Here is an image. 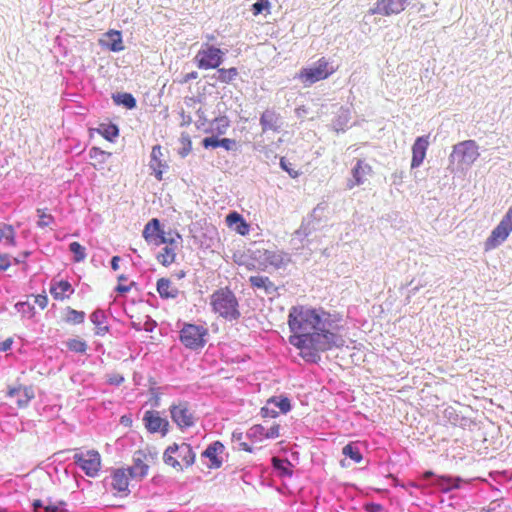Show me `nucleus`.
<instances>
[{"label": "nucleus", "instance_id": "1", "mask_svg": "<svg viewBox=\"0 0 512 512\" xmlns=\"http://www.w3.org/2000/svg\"><path fill=\"white\" fill-rule=\"evenodd\" d=\"M336 320L324 309L304 305L292 306L288 314V326L292 333L289 343L300 350V357L317 364L320 353L340 348L345 344L343 337L332 330Z\"/></svg>", "mask_w": 512, "mask_h": 512}, {"label": "nucleus", "instance_id": "2", "mask_svg": "<svg viewBox=\"0 0 512 512\" xmlns=\"http://www.w3.org/2000/svg\"><path fill=\"white\" fill-rule=\"evenodd\" d=\"M212 311L227 321H237L241 317L239 302L228 288H220L210 296Z\"/></svg>", "mask_w": 512, "mask_h": 512}, {"label": "nucleus", "instance_id": "3", "mask_svg": "<svg viewBox=\"0 0 512 512\" xmlns=\"http://www.w3.org/2000/svg\"><path fill=\"white\" fill-rule=\"evenodd\" d=\"M195 458L196 454L188 443H174L168 446L163 454L164 463L172 466L177 471L183 470L180 460L185 467H189L194 464Z\"/></svg>", "mask_w": 512, "mask_h": 512}, {"label": "nucleus", "instance_id": "4", "mask_svg": "<svg viewBox=\"0 0 512 512\" xmlns=\"http://www.w3.org/2000/svg\"><path fill=\"white\" fill-rule=\"evenodd\" d=\"M479 147L474 140H465L453 146L449 156L451 164L456 163L462 170L468 169L479 157Z\"/></svg>", "mask_w": 512, "mask_h": 512}, {"label": "nucleus", "instance_id": "5", "mask_svg": "<svg viewBox=\"0 0 512 512\" xmlns=\"http://www.w3.org/2000/svg\"><path fill=\"white\" fill-rule=\"evenodd\" d=\"M208 329L202 325L184 323L180 330V341L188 349L198 350L205 346Z\"/></svg>", "mask_w": 512, "mask_h": 512}, {"label": "nucleus", "instance_id": "6", "mask_svg": "<svg viewBox=\"0 0 512 512\" xmlns=\"http://www.w3.org/2000/svg\"><path fill=\"white\" fill-rule=\"evenodd\" d=\"M326 210L327 204L325 202L318 203L312 212L303 219L301 226L294 232V235L302 239L319 230L323 226Z\"/></svg>", "mask_w": 512, "mask_h": 512}, {"label": "nucleus", "instance_id": "7", "mask_svg": "<svg viewBox=\"0 0 512 512\" xmlns=\"http://www.w3.org/2000/svg\"><path fill=\"white\" fill-rule=\"evenodd\" d=\"M226 52L213 45L206 44L198 51L194 60L199 69H216L224 62Z\"/></svg>", "mask_w": 512, "mask_h": 512}, {"label": "nucleus", "instance_id": "8", "mask_svg": "<svg viewBox=\"0 0 512 512\" xmlns=\"http://www.w3.org/2000/svg\"><path fill=\"white\" fill-rule=\"evenodd\" d=\"M512 231V207L508 209L499 224L492 230L485 241V250H491L501 245Z\"/></svg>", "mask_w": 512, "mask_h": 512}, {"label": "nucleus", "instance_id": "9", "mask_svg": "<svg viewBox=\"0 0 512 512\" xmlns=\"http://www.w3.org/2000/svg\"><path fill=\"white\" fill-rule=\"evenodd\" d=\"M333 72V66H331L324 57H322L313 66L302 69L299 77L304 84L311 85L328 78Z\"/></svg>", "mask_w": 512, "mask_h": 512}, {"label": "nucleus", "instance_id": "10", "mask_svg": "<svg viewBox=\"0 0 512 512\" xmlns=\"http://www.w3.org/2000/svg\"><path fill=\"white\" fill-rule=\"evenodd\" d=\"M422 479L428 481L430 486L436 487L442 493H448L452 490L459 489L464 483V479L460 476L452 475H435L431 470L422 474Z\"/></svg>", "mask_w": 512, "mask_h": 512}, {"label": "nucleus", "instance_id": "11", "mask_svg": "<svg viewBox=\"0 0 512 512\" xmlns=\"http://www.w3.org/2000/svg\"><path fill=\"white\" fill-rule=\"evenodd\" d=\"M73 460L74 463L89 477H95L101 467L100 454L96 450H89L85 453H76L73 456Z\"/></svg>", "mask_w": 512, "mask_h": 512}, {"label": "nucleus", "instance_id": "12", "mask_svg": "<svg viewBox=\"0 0 512 512\" xmlns=\"http://www.w3.org/2000/svg\"><path fill=\"white\" fill-rule=\"evenodd\" d=\"M173 422L181 429H187L195 424V417L193 411L190 409L187 402H180L172 404L169 408Z\"/></svg>", "mask_w": 512, "mask_h": 512}, {"label": "nucleus", "instance_id": "13", "mask_svg": "<svg viewBox=\"0 0 512 512\" xmlns=\"http://www.w3.org/2000/svg\"><path fill=\"white\" fill-rule=\"evenodd\" d=\"M253 259L264 264L270 265L276 269L285 267L290 262V257L287 253L282 251L260 250L257 249L253 252Z\"/></svg>", "mask_w": 512, "mask_h": 512}, {"label": "nucleus", "instance_id": "14", "mask_svg": "<svg viewBox=\"0 0 512 512\" xmlns=\"http://www.w3.org/2000/svg\"><path fill=\"white\" fill-rule=\"evenodd\" d=\"M142 421L147 431L151 434L160 433L164 437L169 432L170 423L166 418L160 416L159 411H145Z\"/></svg>", "mask_w": 512, "mask_h": 512}, {"label": "nucleus", "instance_id": "15", "mask_svg": "<svg viewBox=\"0 0 512 512\" xmlns=\"http://www.w3.org/2000/svg\"><path fill=\"white\" fill-rule=\"evenodd\" d=\"M372 173L371 166L364 160H357L355 166L352 168V178L347 181V188L352 189L359 186L366 181V177Z\"/></svg>", "mask_w": 512, "mask_h": 512}, {"label": "nucleus", "instance_id": "16", "mask_svg": "<svg viewBox=\"0 0 512 512\" xmlns=\"http://www.w3.org/2000/svg\"><path fill=\"white\" fill-rule=\"evenodd\" d=\"M429 146V135L417 137L412 145L411 168H418L422 165Z\"/></svg>", "mask_w": 512, "mask_h": 512}, {"label": "nucleus", "instance_id": "17", "mask_svg": "<svg viewBox=\"0 0 512 512\" xmlns=\"http://www.w3.org/2000/svg\"><path fill=\"white\" fill-rule=\"evenodd\" d=\"M101 47L108 49L112 52H120L125 49L122 39V33L118 30L111 29L106 32L99 40Z\"/></svg>", "mask_w": 512, "mask_h": 512}, {"label": "nucleus", "instance_id": "18", "mask_svg": "<svg viewBox=\"0 0 512 512\" xmlns=\"http://www.w3.org/2000/svg\"><path fill=\"white\" fill-rule=\"evenodd\" d=\"M224 449L225 447L220 441H214L201 453L202 457L209 459V468L217 469L221 467L222 458H220L219 455L224 452Z\"/></svg>", "mask_w": 512, "mask_h": 512}, {"label": "nucleus", "instance_id": "19", "mask_svg": "<svg viewBox=\"0 0 512 512\" xmlns=\"http://www.w3.org/2000/svg\"><path fill=\"white\" fill-rule=\"evenodd\" d=\"M259 121L264 133L267 131L279 132L283 124L280 114L270 109L262 113Z\"/></svg>", "mask_w": 512, "mask_h": 512}, {"label": "nucleus", "instance_id": "20", "mask_svg": "<svg viewBox=\"0 0 512 512\" xmlns=\"http://www.w3.org/2000/svg\"><path fill=\"white\" fill-rule=\"evenodd\" d=\"M249 283L253 289L263 290L268 296L278 295V287L267 276H250Z\"/></svg>", "mask_w": 512, "mask_h": 512}, {"label": "nucleus", "instance_id": "21", "mask_svg": "<svg viewBox=\"0 0 512 512\" xmlns=\"http://www.w3.org/2000/svg\"><path fill=\"white\" fill-rule=\"evenodd\" d=\"M146 455L142 451L135 452L133 456V465L127 471L131 478H143L147 475L149 466L144 463Z\"/></svg>", "mask_w": 512, "mask_h": 512}, {"label": "nucleus", "instance_id": "22", "mask_svg": "<svg viewBox=\"0 0 512 512\" xmlns=\"http://www.w3.org/2000/svg\"><path fill=\"white\" fill-rule=\"evenodd\" d=\"M7 396L16 397V403L20 408L26 407L31 399L34 398V391L32 387H15L10 388L7 392Z\"/></svg>", "mask_w": 512, "mask_h": 512}, {"label": "nucleus", "instance_id": "23", "mask_svg": "<svg viewBox=\"0 0 512 512\" xmlns=\"http://www.w3.org/2000/svg\"><path fill=\"white\" fill-rule=\"evenodd\" d=\"M33 512H68L66 509V503L64 501H58L52 503L50 500L47 504L41 499H35L32 502Z\"/></svg>", "mask_w": 512, "mask_h": 512}, {"label": "nucleus", "instance_id": "24", "mask_svg": "<svg viewBox=\"0 0 512 512\" xmlns=\"http://www.w3.org/2000/svg\"><path fill=\"white\" fill-rule=\"evenodd\" d=\"M202 146L208 148L222 147L227 151H231L236 147V141L230 138H218L217 136L205 137L202 140Z\"/></svg>", "mask_w": 512, "mask_h": 512}, {"label": "nucleus", "instance_id": "25", "mask_svg": "<svg viewBox=\"0 0 512 512\" xmlns=\"http://www.w3.org/2000/svg\"><path fill=\"white\" fill-rule=\"evenodd\" d=\"M156 288L162 299H175L179 294V290L172 286L168 278L158 279Z\"/></svg>", "mask_w": 512, "mask_h": 512}, {"label": "nucleus", "instance_id": "26", "mask_svg": "<svg viewBox=\"0 0 512 512\" xmlns=\"http://www.w3.org/2000/svg\"><path fill=\"white\" fill-rule=\"evenodd\" d=\"M162 231L160 221L153 218L145 225L142 234L147 242L155 244Z\"/></svg>", "mask_w": 512, "mask_h": 512}, {"label": "nucleus", "instance_id": "27", "mask_svg": "<svg viewBox=\"0 0 512 512\" xmlns=\"http://www.w3.org/2000/svg\"><path fill=\"white\" fill-rule=\"evenodd\" d=\"M129 478L125 469H117L112 474L111 486L117 492H128Z\"/></svg>", "mask_w": 512, "mask_h": 512}, {"label": "nucleus", "instance_id": "28", "mask_svg": "<svg viewBox=\"0 0 512 512\" xmlns=\"http://www.w3.org/2000/svg\"><path fill=\"white\" fill-rule=\"evenodd\" d=\"M106 314L101 309H96L90 315L91 322L96 326L95 334L98 336H103L109 331V327L107 325H103L106 320Z\"/></svg>", "mask_w": 512, "mask_h": 512}, {"label": "nucleus", "instance_id": "29", "mask_svg": "<svg viewBox=\"0 0 512 512\" xmlns=\"http://www.w3.org/2000/svg\"><path fill=\"white\" fill-rule=\"evenodd\" d=\"M112 99L116 105L123 106L129 110H132L137 106L135 97L128 92L114 93L112 94Z\"/></svg>", "mask_w": 512, "mask_h": 512}, {"label": "nucleus", "instance_id": "30", "mask_svg": "<svg viewBox=\"0 0 512 512\" xmlns=\"http://www.w3.org/2000/svg\"><path fill=\"white\" fill-rule=\"evenodd\" d=\"M350 121V112L348 109L340 108L335 119L332 122L333 129L339 133L344 132Z\"/></svg>", "mask_w": 512, "mask_h": 512}, {"label": "nucleus", "instance_id": "31", "mask_svg": "<svg viewBox=\"0 0 512 512\" xmlns=\"http://www.w3.org/2000/svg\"><path fill=\"white\" fill-rule=\"evenodd\" d=\"M272 466L281 477H291L293 474L292 464L288 459L274 457L272 459Z\"/></svg>", "mask_w": 512, "mask_h": 512}, {"label": "nucleus", "instance_id": "32", "mask_svg": "<svg viewBox=\"0 0 512 512\" xmlns=\"http://www.w3.org/2000/svg\"><path fill=\"white\" fill-rule=\"evenodd\" d=\"M66 292L70 294L74 292L72 285L66 280H61L50 288V293L56 300H63Z\"/></svg>", "mask_w": 512, "mask_h": 512}, {"label": "nucleus", "instance_id": "33", "mask_svg": "<svg viewBox=\"0 0 512 512\" xmlns=\"http://www.w3.org/2000/svg\"><path fill=\"white\" fill-rule=\"evenodd\" d=\"M96 131L104 137L106 140L110 142H114L115 139L119 136V128L114 123L108 124H100V126L96 129Z\"/></svg>", "mask_w": 512, "mask_h": 512}, {"label": "nucleus", "instance_id": "34", "mask_svg": "<svg viewBox=\"0 0 512 512\" xmlns=\"http://www.w3.org/2000/svg\"><path fill=\"white\" fill-rule=\"evenodd\" d=\"M177 246H165L162 249V252H160L157 255V260L159 263H161L163 266L168 267L171 265L176 258V250Z\"/></svg>", "mask_w": 512, "mask_h": 512}, {"label": "nucleus", "instance_id": "35", "mask_svg": "<svg viewBox=\"0 0 512 512\" xmlns=\"http://www.w3.org/2000/svg\"><path fill=\"white\" fill-rule=\"evenodd\" d=\"M217 69V81L225 84L232 83L239 75L238 69L231 67L229 69L216 68Z\"/></svg>", "mask_w": 512, "mask_h": 512}, {"label": "nucleus", "instance_id": "36", "mask_svg": "<svg viewBox=\"0 0 512 512\" xmlns=\"http://www.w3.org/2000/svg\"><path fill=\"white\" fill-rule=\"evenodd\" d=\"M85 316L86 314L84 311H78L71 307H67L64 321L73 325L81 324L84 322Z\"/></svg>", "mask_w": 512, "mask_h": 512}, {"label": "nucleus", "instance_id": "37", "mask_svg": "<svg viewBox=\"0 0 512 512\" xmlns=\"http://www.w3.org/2000/svg\"><path fill=\"white\" fill-rule=\"evenodd\" d=\"M343 455L353 460L355 463H359L362 461V453L359 447L354 443H348L342 449Z\"/></svg>", "mask_w": 512, "mask_h": 512}, {"label": "nucleus", "instance_id": "38", "mask_svg": "<svg viewBox=\"0 0 512 512\" xmlns=\"http://www.w3.org/2000/svg\"><path fill=\"white\" fill-rule=\"evenodd\" d=\"M226 221L227 223L232 226L234 224H243V230H240L239 229V234L241 235H245L249 232V225L247 224V222L244 220V218L237 212H230L227 217H226Z\"/></svg>", "mask_w": 512, "mask_h": 512}, {"label": "nucleus", "instance_id": "39", "mask_svg": "<svg viewBox=\"0 0 512 512\" xmlns=\"http://www.w3.org/2000/svg\"><path fill=\"white\" fill-rule=\"evenodd\" d=\"M270 401H273V406L276 409L278 408L283 414L288 413L292 408L290 399L283 395L273 396L270 398Z\"/></svg>", "mask_w": 512, "mask_h": 512}, {"label": "nucleus", "instance_id": "40", "mask_svg": "<svg viewBox=\"0 0 512 512\" xmlns=\"http://www.w3.org/2000/svg\"><path fill=\"white\" fill-rule=\"evenodd\" d=\"M69 251L73 254L75 262H81L86 258L85 247L79 242H71L69 244Z\"/></svg>", "mask_w": 512, "mask_h": 512}, {"label": "nucleus", "instance_id": "41", "mask_svg": "<svg viewBox=\"0 0 512 512\" xmlns=\"http://www.w3.org/2000/svg\"><path fill=\"white\" fill-rule=\"evenodd\" d=\"M66 347L70 351L83 354L87 350V343L84 340L74 338L66 341Z\"/></svg>", "mask_w": 512, "mask_h": 512}, {"label": "nucleus", "instance_id": "42", "mask_svg": "<svg viewBox=\"0 0 512 512\" xmlns=\"http://www.w3.org/2000/svg\"><path fill=\"white\" fill-rule=\"evenodd\" d=\"M177 239H182L179 233L176 232L175 236H167L166 233L162 231L155 245L166 244V246H177Z\"/></svg>", "mask_w": 512, "mask_h": 512}, {"label": "nucleus", "instance_id": "43", "mask_svg": "<svg viewBox=\"0 0 512 512\" xmlns=\"http://www.w3.org/2000/svg\"><path fill=\"white\" fill-rule=\"evenodd\" d=\"M15 231L11 225H3L0 228V241H5L7 244H14Z\"/></svg>", "mask_w": 512, "mask_h": 512}, {"label": "nucleus", "instance_id": "44", "mask_svg": "<svg viewBox=\"0 0 512 512\" xmlns=\"http://www.w3.org/2000/svg\"><path fill=\"white\" fill-rule=\"evenodd\" d=\"M265 431H266V428L263 425H261V424L253 425L247 431V437H249L251 439L258 440V441H262L263 439H266Z\"/></svg>", "mask_w": 512, "mask_h": 512}, {"label": "nucleus", "instance_id": "45", "mask_svg": "<svg viewBox=\"0 0 512 512\" xmlns=\"http://www.w3.org/2000/svg\"><path fill=\"white\" fill-rule=\"evenodd\" d=\"M228 127L229 120L226 116L215 118L212 122V129L220 135L225 134Z\"/></svg>", "mask_w": 512, "mask_h": 512}, {"label": "nucleus", "instance_id": "46", "mask_svg": "<svg viewBox=\"0 0 512 512\" xmlns=\"http://www.w3.org/2000/svg\"><path fill=\"white\" fill-rule=\"evenodd\" d=\"M110 155H111V153L106 152V151L100 149L99 147H95V146L89 150V157L91 159L96 160L100 164L105 163L107 157H109Z\"/></svg>", "mask_w": 512, "mask_h": 512}, {"label": "nucleus", "instance_id": "47", "mask_svg": "<svg viewBox=\"0 0 512 512\" xmlns=\"http://www.w3.org/2000/svg\"><path fill=\"white\" fill-rule=\"evenodd\" d=\"M162 148L160 145H156L152 148L151 152V161L150 164L157 165L159 167H168L166 164H163L161 161L162 157Z\"/></svg>", "mask_w": 512, "mask_h": 512}, {"label": "nucleus", "instance_id": "48", "mask_svg": "<svg viewBox=\"0 0 512 512\" xmlns=\"http://www.w3.org/2000/svg\"><path fill=\"white\" fill-rule=\"evenodd\" d=\"M273 401H270V399L267 401L266 405L261 408V416L264 418H275L278 416V411L273 406Z\"/></svg>", "mask_w": 512, "mask_h": 512}, {"label": "nucleus", "instance_id": "49", "mask_svg": "<svg viewBox=\"0 0 512 512\" xmlns=\"http://www.w3.org/2000/svg\"><path fill=\"white\" fill-rule=\"evenodd\" d=\"M37 213L39 216V220L37 222V225L41 228H45L49 226L51 223L54 222V218L50 214H46L44 210L37 209Z\"/></svg>", "mask_w": 512, "mask_h": 512}, {"label": "nucleus", "instance_id": "50", "mask_svg": "<svg viewBox=\"0 0 512 512\" xmlns=\"http://www.w3.org/2000/svg\"><path fill=\"white\" fill-rule=\"evenodd\" d=\"M15 307L23 315H28L29 317L34 315V306L28 302H18Z\"/></svg>", "mask_w": 512, "mask_h": 512}, {"label": "nucleus", "instance_id": "51", "mask_svg": "<svg viewBox=\"0 0 512 512\" xmlns=\"http://www.w3.org/2000/svg\"><path fill=\"white\" fill-rule=\"evenodd\" d=\"M279 164H280V167L285 172H287L291 178H297L300 175V173L297 170H295L291 167V164L285 159V157L280 158Z\"/></svg>", "mask_w": 512, "mask_h": 512}, {"label": "nucleus", "instance_id": "52", "mask_svg": "<svg viewBox=\"0 0 512 512\" xmlns=\"http://www.w3.org/2000/svg\"><path fill=\"white\" fill-rule=\"evenodd\" d=\"M269 1L268 0H257L252 5V11L254 15L261 14L264 10H267L269 8Z\"/></svg>", "mask_w": 512, "mask_h": 512}, {"label": "nucleus", "instance_id": "53", "mask_svg": "<svg viewBox=\"0 0 512 512\" xmlns=\"http://www.w3.org/2000/svg\"><path fill=\"white\" fill-rule=\"evenodd\" d=\"M280 426L278 424L272 425L270 428H266L265 438L266 439H274L279 437Z\"/></svg>", "mask_w": 512, "mask_h": 512}, {"label": "nucleus", "instance_id": "54", "mask_svg": "<svg viewBox=\"0 0 512 512\" xmlns=\"http://www.w3.org/2000/svg\"><path fill=\"white\" fill-rule=\"evenodd\" d=\"M157 326V322L152 319L150 316H146V321L142 325L143 330L146 332H152Z\"/></svg>", "mask_w": 512, "mask_h": 512}, {"label": "nucleus", "instance_id": "55", "mask_svg": "<svg viewBox=\"0 0 512 512\" xmlns=\"http://www.w3.org/2000/svg\"><path fill=\"white\" fill-rule=\"evenodd\" d=\"M11 265L10 256L0 253V271L7 270Z\"/></svg>", "mask_w": 512, "mask_h": 512}, {"label": "nucleus", "instance_id": "56", "mask_svg": "<svg viewBox=\"0 0 512 512\" xmlns=\"http://www.w3.org/2000/svg\"><path fill=\"white\" fill-rule=\"evenodd\" d=\"M41 309L46 308L48 304V297L45 294H38L35 296L34 301Z\"/></svg>", "mask_w": 512, "mask_h": 512}, {"label": "nucleus", "instance_id": "57", "mask_svg": "<svg viewBox=\"0 0 512 512\" xmlns=\"http://www.w3.org/2000/svg\"><path fill=\"white\" fill-rule=\"evenodd\" d=\"M365 509L367 512H381L383 510V506L381 504L371 502L366 504Z\"/></svg>", "mask_w": 512, "mask_h": 512}, {"label": "nucleus", "instance_id": "58", "mask_svg": "<svg viewBox=\"0 0 512 512\" xmlns=\"http://www.w3.org/2000/svg\"><path fill=\"white\" fill-rule=\"evenodd\" d=\"M191 141L187 139L186 143H184L183 147L179 150V154L182 158L186 157L191 151Z\"/></svg>", "mask_w": 512, "mask_h": 512}, {"label": "nucleus", "instance_id": "59", "mask_svg": "<svg viewBox=\"0 0 512 512\" xmlns=\"http://www.w3.org/2000/svg\"><path fill=\"white\" fill-rule=\"evenodd\" d=\"M134 284H135L134 282H132L131 285L119 284V285L116 286L115 291L118 292L119 294H125V293L130 291L131 286L134 285Z\"/></svg>", "mask_w": 512, "mask_h": 512}, {"label": "nucleus", "instance_id": "60", "mask_svg": "<svg viewBox=\"0 0 512 512\" xmlns=\"http://www.w3.org/2000/svg\"><path fill=\"white\" fill-rule=\"evenodd\" d=\"M13 340L11 338H7L5 341L0 342V351L6 352L11 348Z\"/></svg>", "mask_w": 512, "mask_h": 512}, {"label": "nucleus", "instance_id": "61", "mask_svg": "<svg viewBox=\"0 0 512 512\" xmlns=\"http://www.w3.org/2000/svg\"><path fill=\"white\" fill-rule=\"evenodd\" d=\"M150 167L153 169L154 171V176L157 180H162V174H163V170L162 168L163 167H159L157 165H154V164H150Z\"/></svg>", "mask_w": 512, "mask_h": 512}, {"label": "nucleus", "instance_id": "62", "mask_svg": "<svg viewBox=\"0 0 512 512\" xmlns=\"http://www.w3.org/2000/svg\"><path fill=\"white\" fill-rule=\"evenodd\" d=\"M198 77V73L196 71H192L190 73H187L183 80H182V83H188L194 79H196Z\"/></svg>", "mask_w": 512, "mask_h": 512}, {"label": "nucleus", "instance_id": "63", "mask_svg": "<svg viewBox=\"0 0 512 512\" xmlns=\"http://www.w3.org/2000/svg\"><path fill=\"white\" fill-rule=\"evenodd\" d=\"M119 261H120V257L119 256H113L112 257V259H111V268H112V270L117 271L119 269Z\"/></svg>", "mask_w": 512, "mask_h": 512}, {"label": "nucleus", "instance_id": "64", "mask_svg": "<svg viewBox=\"0 0 512 512\" xmlns=\"http://www.w3.org/2000/svg\"><path fill=\"white\" fill-rule=\"evenodd\" d=\"M239 446H240V449H241V450H244V451H246V452H252V448H251V446H250V445H248V444H247V443H245V442H240V443H239Z\"/></svg>", "mask_w": 512, "mask_h": 512}]
</instances>
